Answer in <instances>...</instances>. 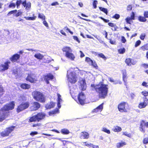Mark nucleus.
<instances>
[{
    "label": "nucleus",
    "mask_w": 148,
    "mask_h": 148,
    "mask_svg": "<svg viewBox=\"0 0 148 148\" xmlns=\"http://www.w3.org/2000/svg\"><path fill=\"white\" fill-rule=\"evenodd\" d=\"M92 89L95 90L98 94L99 98L104 99L108 96V85L105 84L103 82H100L98 84H92Z\"/></svg>",
    "instance_id": "f257e3e1"
},
{
    "label": "nucleus",
    "mask_w": 148,
    "mask_h": 148,
    "mask_svg": "<svg viewBox=\"0 0 148 148\" xmlns=\"http://www.w3.org/2000/svg\"><path fill=\"white\" fill-rule=\"evenodd\" d=\"M15 106V102L12 101L5 105L0 109V122H2L10 116V112L9 111L13 109Z\"/></svg>",
    "instance_id": "f03ea898"
},
{
    "label": "nucleus",
    "mask_w": 148,
    "mask_h": 148,
    "mask_svg": "<svg viewBox=\"0 0 148 148\" xmlns=\"http://www.w3.org/2000/svg\"><path fill=\"white\" fill-rule=\"evenodd\" d=\"M13 1L12 0L10 2L8 6V8L13 9L16 6V8H19L21 4L22 3L26 10H29L31 8V4L30 2H28L27 3L26 1H24L22 2L21 0H17L16 3H15L13 2Z\"/></svg>",
    "instance_id": "7ed1b4c3"
},
{
    "label": "nucleus",
    "mask_w": 148,
    "mask_h": 148,
    "mask_svg": "<svg viewBox=\"0 0 148 148\" xmlns=\"http://www.w3.org/2000/svg\"><path fill=\"white\" fill-rule=\"evenodd\" d=\"M33 98L37 101L44 103L46 101V98L43 93L40 92L34 91L32 93Z\"/></svg>",
    "instance_id": "20e7f679"
},
{
    "label": "nucleus",
    "mask_w": 148,
    "mask_h": 148,
    "mask_svg": "<svg viewBox=\"0 0 148 148\" xmlns=\"http://www.w3.org/2000/svg\"><path fill=\"white\" fill-rule=\"evenodd\" d=\"M46 114L43 112H40L35 115L30 117L29 122L30 123L35 122L36 121L39 122L44 119L46 117Z\"/></svg>",
    "instance_id": "39448f33"
},
{
    "label": "nucleus",
    "mask_w": 148,
    "mask_h": 148,
    "mask_svg": "<svg viewBox=\"0 0 148 148\" xmlns=\"http://www.w3.org/2000/svg\"><path fill=\"white\" fill-rule=\"evenodd\" d=\"M63 52H65V56L72 60H73L75 58L74 55L71 53L72 50L69 47H65L62 49Z\"/></svg>",
    "instance_id": "423d86ee"
},
{
    "label": "nucleus",
    "mask_w": 148,
    "mask_h": 148,
    "mask_svg": "<svg viewBox=\"0 0 148 148\" xmlns=\"http://www.w3.org/2000/svg\"><path fill=\"white\" fill-rule=\"evenodd\" d=\"M117 108L118 110L121 112H127L129 110V106L127 103L124 101L119 103Z\"/></svg>",
    "instance_id": "0eeeda50"
},
{
    "label": "nucleus",
    "mask_w": 148,
    "mask_h": 148,
    "mask_svg": "<svg viewBox=\"0 0 148 148\" xmlns=\"http://www.w3.org/2000/svg\"><path fill=\"white\" fill-rule=\"evenodd\" d=\"M30 103L29 101L21 102L17 107L16 111L18 113L22 112L29 108Z\"/></svg>",
    "instance_id": "6e6552de"
},
{
    "label": "nucleus",
    "mask_w": 148,
    "mask_h": 148,
    "mask_svg": "<svg viewBox=\"0 0 148 148\" xmlns=\"http://www.w3.org/2000/svg\"><path fill=\"white\" fill-rule=\"evenodd\" d=\"M15 127L11 126L6 127L4 130L0 133V135L3 137H7L9 136L14 130Z\"/></svg>",
    "instance_id": "1a4fd4ad"
},
{
    "label": "nucleus",
    "mask_w": 148,
    "mask_h": 148,
    "mask_svg": "<svg viewBox=\"0 0 148 148\" xmlns=\"http://www.w3.org/2000/svg\"><path fill=\"white\" fill-rule=\"evenodd\" d=\"M15 127L11 126L6 127L4 130L0 133V135L3 137H7L9 136L14 130Z\"/></svg>",
    "instance_id": "9d476101"
},
{
    "label": "nucleus",
    "mask_w": 148,
    "mask_h": 148,
    "mask_svg": "<svg viewBox=\"0 0 148 148\" xmlns=\"http://www.w3.org/2000/svg\"><path fill=\"white\" fill-rule=\"evenodd\" d=\"M68 81L72 84H74L77 81V77L74 72H71L67 75Z\"/></svg>",
    "instance_id": "9b49d317"
},
{
    "label": "nucleus",
    "mask_w": 148,
    "mask_h": 148,
    "mask_svg": "<svg viewBox=\"0 0 148 148\" xmlns=\"http://www.w3.org/2000/svg\"><path fill=\"white\" fill-rule=\"evenodd\" d=\"M25 79L31 83H35L38 81L37 78L33 74H28Z\"/></svg>",
    "instance_id": "f8f14e48"
},
{
    "label": "nucleus",
    "mask_w": 148,
    "mask_h": 148,
    "mask_svg": "<svg viewBox=\"0 0 148 148\" xmlns=\"http://www.w3.org/2000/svg\"><path fill=\"white\" fill-rule=\"evenodd\" d=\"M145 127L148 128V122H145L144 120H141L140 123L139 129L143 133L145 132Z\"/></svg>",
    "instance_id": "ddd939ff"
},
{
    "label": "nucleus",
    "mask_w": 148,
    "mask_h": 148,
    "mask_svg": "<svg viewBox=\"0 0 148 148\" xmlns=\"http://www.w3.org/2000/svg\"><path fill=\"white\" fill-rule=\"evenodd\" d=\"M78 99L79 103L81 105H83L85 103L86 97L83 92H81L78 94Z\"/></svg>",
    "instance_id": "4468645a"
},
{
    "label": "nucleus",
    "mask_w": 148,
    "mask_h": 148,
    "mask_svg": "<svg viewBox=\"0 0 148 148\" xmlns=\"http://www.w3.org/2000/svg\"><path fill=\"white\" fill-rule=\"evenodd\" d=\"M31 104L30 109L32 111L37 110L40 107V104L37 101L33 102L31 103Z\"/></svg>",
    "instance_id": "2eb2a0df"
},
{
    "label": "nucleus",
    "mask_w": 148,
    "mask_h": 148,
    "mask_svg": "<svg viewBox=\"0 0 148 148\" xmlns=\"http://www.w3.org/2000/svg\"><path fill=\"white\" fill-rule=\"evenodd\" d=\"M10 64V62L7 61L4 63V64L0 65V71H3L8 70L9 67V64Z\"/></svg>",
    "instance_id": "dca6fc26"
},
{
    "label": "nucleus",
    "mask_w": 148,
    "mask_h": 148,
    "mask_svg": "<svg viewBox=\"0 0 148 148\" xmlns=\"http://www.w3.org/2000/svg\"><path fill=\"white\" fill-rule=\"evenodd\" d=\"M54 76L51 73L47 74V75L44 76V80L46 81L47 84H48L49 83V80H52L53 79Z\"/></svg>",
    "instance_id": "f3484780"
},
{
    "label": "nucleus",
    "mask_w": 148,
    "mask_h": 148,
    "mask_svg": "<svg viewBox=\"0 0 148 148\" xmlns=\"http://www.w3.org/2000/svg\"><path fill=\"white\" fill-rule=\"evenodd\" d=\"M89 137V134L86 132H81L80 134L79 138L81 139H88Z\"/></svg>",
    "instance_id": "a211bd4d"
},
{
    "label": "nucleus",
    "mask_w": 148,
    "mask_h": 148,
    "mask_svg": "<svg viewBox=\"0 0 148 148\" xmlns=\"http://www.w3.org/2000/svg\"><path fill=\"white\" fill-rule=\"evenodd\" d=\"M20 58V55L17 53L14 54L10 58V60L13 62H14L17 61Z\"/></svg>",
    "instance_id": "6ab92c4d"
},
{
    "label": "nucleus",
    "mask_w": 148,
    "mask_h": 148,
    "mask_svg": "<svg viewBox=\"0 0 148 148\" xmlns=\"http://www.w3.org/2000/svg\"><path fill=\"white\" fill-rule=\"evenodd\" d=\"M80 86L82 90H84L86 88V84L85 79H82L80 80Z\"/></svg>",
    "instance_id": "aec40b11"
},
{
    "label": "nucleus",
    "mask_w": 148,
    "mask_h": 148,
    "mask_svg": "<svg viewBox=\"0 0 148 148\" xmlns=\"http://www.w3.org/2000/svg\"><path fill=\"white\" fill-rule=\"evenodd\" d=\"M147 105L146 100L144 99L143 101L140 102L138 104V107L139 108L142 109L145 108Z\"/></svg>",
    "instance_id": "412c9836"
},
{
    "label": "nucleus",
    "mask_w": 148,
    "mask_h": 148,
    "mask_svg": "<svg viewBox=\"0 0 148 148\" xmlns=\"http://www.w3.org/2000/svg\"><path fill=\"white\" fill-rule=\"evenodd\" d=\"M103 103L96 108L94 109L93 112H101L103 110Z\"/></svg>",
    "instance_id": "4be33fe9"
},
{
    "label": "nucleus",
    "mask_w": 148,
    "mask_h": 148,
    "mask_svg": "<svg viewBox=\"0 0 148 148\" xmlns=\"http://www.w3.org/2000/svg\"><path fill=\"white\" fill-rule=\"evenodd\" d=\"M133 60L131 58H127L125 59V62L127 65L129 66H131L132 64L134 65L136 63L133 62Z\"/></svg>",
    "instance_id": "5701e85b"
},
{
    "label": "nucleus",
    "mask_w": 148,
    "mask_h": 148,
    "mask_svg": "<svg viewBox=\"0 0 148 148\" xmlns=\"http://www.w3.org/2000/svg\"><path fill=\"white\" fill-rule=\"evenodd\" d=\"M20 86L22 89L24 90L28 89L31 87L30 85L25 83L21 84Z\"/></svg>",
    "instance_id": "b1692460"
},
{
    "label": "nucleus",
    "mask_w": 148,
    "mask_h": 148,
    "mask_svg": "<svg viewBox=\"0 0 148 148\" xmlns=\"http://www.w3.org/2000/svg\"><path fill=\"white\" fill-rule=\"evenodd\" d=\"M59 113V110L58 108H56L52 110L49 112L48 113L50 116H52Z\"/></svg>",
    "instance_id": "393cba45"
},
{
    "label": "nucleus",
    "mask_w": 148,
    "mask_h": 148,
    "mask_svg": "<svg viewBox=\"0 0 148 148\" xmlns=\"http://www.w3.org/2000/svg\"><path fill=\"white\" fill-rule=\"evenodd\" d=\"M55 105V103L52 102H50L49 103L46 105L45 107L47 109H50L53 108Z\"/></svg>",
    "instance_id": "a878e982"
},
{
    "label": "nucleus",
    "mask_w": 148,
    "mask_h": 148,
    "mask_svg": "<svg viewBox=\"0 0 148 148\" xmlns=\"http://www.w3.org/2000/svg\"><path fill=\"white\" fill-rule=\"evenodd\" d=\"M34 57L38 60H41L44 57V56L40 53H38L35 54Z\"/></svg>",
    "instance_id": "bb28decb"
},
{
    "label": "nucleus",
    "mask_w": 148,
    "mask_h": 148,
    "mask_svg": "<svg viewBox=\"0 0 148 148\" xmlns=\"http://www.w3.org/2000/svg\"><path fill=\"white\" fill-rule=\"evenodd\" d=\"M108 25L111 27H114V29L113 30V31H116L117 29H118V27L116 25L114 24L112 22H109L108 23Z\"/></svg>",
    "instance_id": "cd10ccee"
},
{
    "label": "nucleus",
    "mask_w": 148,
    "mask_h": 148,
    "mask_svg": "<svg viewBox=\"0 0 148 148\" xmlns=\"http://www.w3.org/2000/svg\"><path fill=\"white\" fill-rule=\"evenodd\" d=\"M138 19L139 21L143 22H145L147 21V19L144 16H138Z\"/></svg>",
    "instance_id": "c85d7f7f"
},
{
    "label": "nucleus",
    "mask_w": 148,
    "mask_h": 148,
    "mask_svg": "<svg viewBox=\"0 0 148 148\" xmlns=\"http://www.w3.org/2000/svg\"><path fill=\"white\" fill-rule=\"evenodd\" d=\"M122 130V129L120 127L116 126L114 127L112 130L115 132H119L121 131Z\"/></svg>",
    "instance_id": "c756f323"
},
{
    "label": "nucleus",
    "mask_w": 148,
    "mask_h": 148,
    "mask_svg": "<svg viewBox=\"0 0 148 148\" xmlns=\"http://www.w3.org/2000/svg\"><path fill=\"white\" fill-rule=\"evenodd\" d=\"M122 74L123 75V80L125 82V78L127 77L126 71L125 69H124L122 71Z\"/></svg>",
    "instance_id": "7c9ffc66"
},
{
    "label": "nucleus",
    "mask_w": 148,
    "mask_h": 148,
    "mask_svg": "<svg viewBox=\"0 0 148 148\" xmlns=\"http://www.w3.org/2000/svg\"><path fill=\"white\" fill-rule=\"evenodd\" d=\"M61 132L63 134H68L70 133L69 131L67 129L64 128L61 130Z\"/></svg>",
    "instance_id": "2f4dec72"
},
{
    "label": "nucleus",
    "mask_w": 148,
    "mask_h": 148,
    "mask_svg": "<svg viewBox=\"0 0 148 148\" xmlns=\"http://www.w3.org/2000/svg\"><path fill=\"white\" fill-rule=\"evenodd\" d=\"M140 49L143 51L147 50H148V43L141 47Z\"/></svg>",
    "instance_id": "473e14b6"
},
{
    "label": "nucleus",
    "mask_w": 148,
    "mask_h": 148,
    "mask_svg": "<svg viewBox=\"0 0 148 148\" xmlns=\"http://www.w3.org/2000/svg\"><path fill=\"white\" fill-rule=\"evenodd\" d=\"M126 144L125 142L121 141V142L117 144L116 147L118 148H119L125 145Z\"/></svg>",
    "instance_id": "72a5a7b5"
},
{
    "label": "nucleus",
    "mask_w": 148,
    "mask_h": 148,
    "mask_svg": "<svg viewBox=\"0 0 148 148\" xmlns=\"http://www.w3.org/2000/svg\"><path fill=\"white\" fill-rule=\"evenodd\" d=\"M27 20H34L36 19V17L33 15L32 17H24Z\"/></svg>",
    "instance_id": "f704fd0d"
},
{
    "label": "nucleus",
    "mask_w": 148,
    "mask_h": 148,
    "mask_svg": "<svg viewBox=\"0 0 148 148\" xmlns=\"http://www.w3.org/2000/svg\"><path fill=\"white\" fill-rule=\"evenodd\" d=\"M91 65L95 69H98V66L95 61L92 60V62H91Z\"/></svg>",
    "instance_id": "c9c22d12"
},
{
    "label": "nucleus",
    "mask_w": 148,
    "mask_h": 148,
    "mask_svg": "<svg viewBox=\"0 0 148 148\" xmlns=\"http://www.w3.org/2000/svg\"><path fill=\"white\" fill-rule=\"evenodd\" d=\"M26 97L24 95H21L19 97V100L21 101H26Z\"/></svg>",
    "instance_id": "e433bc0d"
},
{
    "label": "nucleus",
    "mask_w": 148,
    "mask_h": 148,
    "mask_svg": "<svg viewBox=\"0 0 148 148\" xmlns=\"http://www.w3.org/2000/svg\"><path fill=\"white\" fill-rule=\"evenodd\" d=\"M38 18H40L42 20H45V16L43 14L38 13Z\"/></svg>",
    "instance_id": "4c0bfd02"
},
{
    "label": "nucleus",
    "mask_w": 148,
    "mask_h": 148,
    "mask_svg": "<svg viewBox=\"0 0 148 148\" xmlns=\"http://www.w3.org/2000/svg\"><path fill=\"white\" fill-rule=\"evenodd\" d=\"M101 130L102 131L108 134H110V131L109 130L107 129L105 127H103Z\"/></svg>",
    "instance_id": "58836bf2"
},
{
    "label": "nucleus",
    "mask_w": 148,
    "mask_h": 148,
    "mask_svg": "<svg viewBox=\"0 0 148 148\" xmlns=\"http://www.w3.org/2000/svg\"><path fill=\"white\" fill-rule=\"evenodd\" d=\"M99 9L102 11L104 12V13H105L107 15L108 12L107 11V10L106 8H102V7H100L99 8Z\"/></svg>",
    "instance_id": "ea45409f"
},
{
    "label": "nucleus",
    "mask_w": 148,
    "mask_h": 148,
    "mask_svg": "<svg viewBox=\"0 0 148 148\" xmlns=\"http://www.w3.org/2000/svg\"><path fill=\"white\" fill-rule=\"evenodd\" d=\"M83 143L84 144L85 146H87L88 147H91L92 144V143H88L87 141L83 142Z\"/></svg>",
    "instance_id": "a19ab883"
},
{
    "label": "nucleus",
    "mask_w": 148,
    "mask_h": 148,
    "mask_svg": "<svg viewBox=\"0 0 148 148\" xmlns=\"http://www.w3.org/2000/svg\"><path fill=\"white\" fill-rule=\"evenodd\" d=\"M125 49L124 48H121L118 50V52L120 54H123L125 52Z\"/></svg>",
    "instance_id": "79ce46f5"
},
{
    "label": "nucleus",
    "mask_w": 148,
    "mask_h": 148,
    "mask_svg": "<svg viewBox=\"0 0 148 148\" xmlns=\"http://www.w3.org/2000/svg\"><path fill=\"white\" fill-rule=\"evenodd\" d=\"M4 91L3 87L2 86L0 85V96H1L3 94V92Z\"/></svg>",
    "instance_id": "37998d69"
},
{
    "label": "nucleus",
    "mask_w": 148,
    "mask_h": 148,
    "mask_svg": "<svg viewBox=\"0 0 148 148\" xmlns=\"http://www.w3.org/2000/svg\"><path fill=\"white\" fill-rule=\"evenodd\" d=\"M120 17V15L117 14H115L114 16H112V18H115L116 20L118 19Z\"/></svg>",
    "instance_id": "c03bdc74"
},
{
    "label": "nucleus",
    "mask_w": 148,
    "mask_h": 148,
    "mask_svg": "<svg viewBox=\"0 0 148 148\" xmlns=\"http://www.w3.org/2000/svg\"><path fill=\"white\" fill-rule=\"evenodd\" d=\"M146 36V34L145 33H143L141 34L140 36V39L142 40H144Z\"/></svg>",
    "instance_id": "a18cd8bd"
},
{
    "label": "nucleus",
    "mask_w": 148,
    "mask_h": 148,
    "mask_svg": "<svg viewBox=\"0 0 148 148\" xmlns=\"http://www.w3.org/2000/svg\"><path fill=\"white\" fill-rule=\"evenodd\" d=\"M131 20H132L130 18V17H127L125 19V21L127 23L130 24H131Z\"/></svg>",
    "instance_id": "49530a36"
},
{
    "label": "nucleus",
    "mask_w": 148,
    "mask_h": 148,
    "mask_svg": "<svg viewBox=\"0 0 148 148\" xmlns=\"http://www.w3.org/2000/svg\"><path fill=\"white\" fill-rule=\"evenodd\" d=\"M98 56L103 58L104 60H106V58L105 56L102 53H100L98 54Z\"/></svg>",
    "instance_id": "de8ad7c7"
},
{
    "label": "nucleus",
    "mask_w": 148,
    "mask_h": 148,
    "mask_svg": "<svg viewBox=\"0 0 148 148\" xmlns=\"http://www.w3.org/2000/svg\"><path fill=\"white\" fill-rule=\"evenodd\" d=\"M141 43V41L140 40H137L135 42V47H137L139 46Z\"/></svg>",
    "instance_id": "09e8293b"
},
{
    "label": "nucleus",
    "mask_w": 148,
    "mask_h": 148,
    "mask_svg": "<svg viewBox=\"0 0 148 148\" xmlns=\"http://www.w3.org/2000/svg\"><path fill=\"white\" fill-rule=\"evenodd\" d=\"M143 143L144 144H147L148 143V137L144 138L143 140Z\"/></svg>",
    "instance_id": "8fccbe9b"
},
{
    "label": "nucleus",
    "mask_w": 148,
    "mask_h": 148,
    "mask_svg": "<svg viewBox=\"0 0 148 148\" xmlns=\"http://www.w3.org/2000/svg\"><path fill=\"white\" fill-rule=\"evenodd\" d=\"M85 61L88 62V63H89L90 62H92V60L90 58L86 57L85 58Z\"/></svg>",
    "instance_id": "3c124183"
},
{
    "label": "nucleus",
    "mask_w": 148,
    "mask_h": 148,
    "mask_svg": "<svg viewBox=\"0 0 148 148\" xmlns=\"http://www.w3.org/2000/svg\"><path fill=\"white\" fill-rule=\"evenodd\" d=\"M141 94L145 97H147L148 96V92L144 90L142 91L141 92Z\"/></svg>",
    "instance_id": "603ef678"
},
{
    "label": "nucleus",
    "mask_w": 148,
    "mask_h": 148,
    "mask_svg": "<svg viewBox=\"0 0 148 148\" xmlns=\"http://www.w3.org/2000/svg\"><path fill=\"white\" fill-rule=\"evenodd\" d=\"M22 14V12L20 10H18V12L15 15V16L17 17L21 15Z\"/></svg>",
    "instance_id": "864d4df0"
},
{
    "label": "nucleus",
    "mask_w": 148,
    "mask_h": 148,
    "mask_svg": "<svg viewBox=\"0 0 148 148\" xmlns=\"http://www.w3.org/2000/svg\"><path fill=\"white\" fill-rule=\"evenodd\" d=\"M38 134V132L36 131L32 132L30 133V135L32 136H33L35 135Z\"/></svg>",
    "instance_id": "5fc2aeb1"
},
{
    "label": "nucleus",
    "mask_w": 148,
    "mask_h": 148,
    "mask_svg": "<svg viewBox=\"0 0 148 148\" xmlns=\"http://www.w3.org/2000/svg\"><path fill=\"white\" fill-rule=\"evenodd\" d=\"M64 29H65L66 30L68 31L72 35L73 34V32L71 31L67 27H64Z\"/></svg>",
    "instance_id": "6e6d98bb"
},
{
    "label": "nucleus",
    "mask_w": 148,
    "mask_h": 148,
    "mask_svg": "<svg viewBox=\"0 0 148 148\" xmlns=\"http://www.w3.org/2000/svg\"><path fill=\"white\" fill-rule=\"evenodd\" d=\"M130 18L132 20H134L135 18V14L134 12H132L130 16Z\"/></svg>",
    "instance_id": "4d7b16f0"
},
{
    "label": "nucleus",
    "mask_w": 148,
    "mask_h": 148,
    "mask_svg": "<svg viewBox=\"0 0 148 148\" xmlns=\"http://www.w3.org/2000/svg\"><path fill=\"white\" fill-rule=\"evenodd\" d=\"M17 12V10H12L10 11L8 13V15L12 14L14 13H16Z\"/></svg>",
    "instance_id": "13d9d810"
},
{
    "label": "nucleus",
    "mask_w": 148,
    "mask_h": 148,
    "mask_svg": "<svg viewBox=\"0 0 148 148\" xmlns=\"http://www.w3.org/2000/svg\"><path fill=\"white\" fill-rule=\"evenodd\" d=\"M57 96H58V99H57V102H60L62 101V99H61V95L58 93L57 94Z\"/></svg>",
    "instance_id": "bf43d9fd"
},
{
    "label": "nucleus",
    "mask_w": 148,
    "mask_h": 148,
    "mask_svg": "<svg viewBox=\"0 0 148 148\" xmlns=\"http://www.w3.org/2000/svg\"><path fill=\"white\" fill-rule=\"evenodd\" d=\"M97 0H94L93 2V6L94 8H97Z\"/></svg>",
    "instance_id": "052dcab7"
},
{
    "label": "nucleus",
    "mask_w": 148,
    "mask_h": 148,
    "mask_svg": "<svg viewBox=\"0 0 148 148\" xmlns=\"http://www.w3.org/2000/svg\"><path fill=\"white\" fill-rule=\"evenodd\" d=\"M132 5H129L127 6V10L128 11H130L132 10Z\"/></svg>",
    "instance_id": "680f3d73"
},
{
    "label": "nucleus",
    "mask_w": 148,
    "mask_h": 148,
    "mask_svg": "<svg viewBox=\"0 0 148 148\" xmlns=\"http://www.w3.org/2000/svg\"><path fill=\"white\" fill-rule=\"evenodd\" d=\"M99 18L103 20L105 23H108L109 21V20L105 19L102 17L100 16L99 17Z\"/></svg>",
    "instance_id": "e2e57ef3"
},
{
    "label": "nucleus",
    "mask_w": 148,
    "mask_h": 148,
    "mask_svg": "<svg viewBox=\"0 0 148 148\" xmlns=\"http://www.w3.org/2000/svg\"><path fill=\"white\" fill-rule=\"evenodd\" d=\"M73 39L77 42L79 43L80 42V41L79 39L78 38L77 36H73Z\"/></svg>",
    "instance_id": "0e129e2a"
},
{
    "label": "nucleus",
    "mask_w": 148,
    "mask_h": 148,
    "mask_svg": "<svg viewBox=\"0 0 148 148\" xmlns=\"http://www.w3.org/2000/svg\"><path fill=\"white\" fill-rule=\"evenodd\" d=\"M142 65L144 69L148 68V64L143 63L142 64Z\"/></svg>",
    "instance_id": "69168bd1"
},
{
    "label": "nucleus",
    "mask_w": 148,
    "mask_h": 148,
    "mask_svg": "<svg viewBox=\"0 0 148 148\" xmlns=\"http://www.w3.org/2000/svg\"><path fill=\"white\" fill-rule=\"evenodd\" d=\"M142 85L146 87H148V83H147L145 82H143L142 83Z\"/></svg>",
    "instance_id": "338daca9"
},
{
    "label": "nucleus",
    "mask_w": 148,
    "mask_h": 148,
    "mask_svg": "<svg viewBox=\"0 0 148 148\" xmlns=\"http://www.w3.org/2000/svg\"><path fill=\"white\" fill-rule=\"evenodd\" d=\"M143 15L146 18H148V11H145L144 12Z\"/></svg>",
    "instance_id": "774afa93"
}]
</instances>
